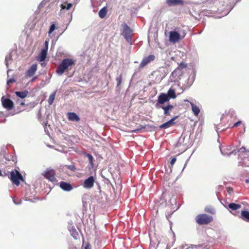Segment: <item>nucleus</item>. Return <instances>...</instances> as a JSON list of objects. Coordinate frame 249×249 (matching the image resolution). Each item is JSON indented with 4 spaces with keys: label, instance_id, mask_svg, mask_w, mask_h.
I'll return each mask as SVG.
<instances>
[{
    "label": "nucleus",
    "instance_id": "nucleus-1",
    "mask_svg": "<svg viewBox=\"0 0 249 249\" xmlns=\"http://www.w3.org/2000/svg\"><path fill=\"white\" fill-rule=\"evenodd\" d=\"M74 64V61L72 59L65 58L59 65L56 69V73L59 75H62L65 70Z\"/></svg>",
    "mask_w": 249,
    "mask_h": 249
},
{
    "label": "nucleus",
    "instance_id": "nucleus-2",
    "mask_svg": "<svg viewBox=\"0 0 249 249\" xmlns=\"http://www.w3.org/2000/svg\"><path fill=\"white\" fill-rule=\"evenodd\" d=\"M239 156L242 159L243 165L249 167V150L242 147L237 150Z\"/></svg>",
    "mask_w": 249,
    "mask_h": 249
},
{
    "label": "nucleus",
    "instance_id": "nucleus-3",
    "mask_svg": "<svg viewBox=\"0 0 249 249\" xmlns=\"http://www.w3.org/2000/svg\"><path fill=\"white\" fill-rule=\"evenodd\" d=\"M10 179L12 182L17 186L20 184V180H23V178L21 173L16 169L12 170L10 172Z\"/></svg>",
    "mask_w": 249,
    "mask_h": 249
},
{
    "label": "nucleus",
    "instance_id": "nucleus-4",
    "mask_svg": "<svg viewBox=\"0 0 249 249\" xmlns=\"http://www.w3.org/2000/svg\"><path fill=\"white\" fill-rule=\"evenodd\" d=\"M212 220V216L206 214H200L196 217V222L199 225L208 224Z\"/></svg>",
    "mask_w": 249,
    "mask_h": 249
},
{
    "label": "nucleus",
    "instance_id": "nucleus-5",
    "mask_svg": "<svg viewBox=\"0 0 249 249\" xmlns=\"http://www.w3.org/2000/svg\"><path fill=\"white\" fill-rule=\"evenodd\" d=\"M169 101V98L164 93H161L158 96V100L155 104L157 108H160L162 105Z\"/></svg>",
    "mask_w": 249,
    "mask_h": 249
},
{
    "label": "nucleus",
    "instance_id": "nucleus-6",
    "mask_svg": "<svg viewBox=\"0 0 249 249\" xmlns=\"http://www.w3.org/2000/svg\"><path fill=\"white\" fill-rule=\"evenodd\" d=\"M123 30L122 32V35L126 39V40L128 42H130L131 41V30L130 27L126 24L124 23L123 24Z\"/></svg>",
    "mask_w": 249,
    "mask_h": 249
},
{
    "label": "nucleus",
    "instance_id": "nucleus-7",
    "mask_svg": "<svg viewBox=\"0 0 249 249\" xmlns=\"http://www.w3.org/2000/svg\"><path fill=\"white\" fill-rule=\"evenodd\" d=\"M238 149L232 150L231 146L220 147V151L223 155H231V154L236 155L238 153Z\"/></svg>",
    "mask_w": 249,
    "mask_h": 249
},
{
    "label": "nucleus",
    "instance_id": "nucleus-8",
    "mask_svg": "<svg viewBox=\"0 0 249 249\" xmlns=\"http://www.w3.org/2000/svg\"><path fill=\"white\" fill-rule=\"evenodd\" d=\"M42 175L52 182L54 181L55 180V172L53 169H47L45 172L42 173Z\"/></svg>",
    "mask_w": 249,
    "mask_h": 249
},
{
    "label": "nucleus",
    "instance_id": "nucleus-9",
    "mask_svg": "<svg viewBox=\"0 0 249 249\" xmlns=\"http://www.w3.org/2000/svg\"><path fill=\"white\" fill-rule=\"evenodd\" d=\"M155 58V55L153 54L149 55L147 56L144 57L139 65V68L140 69H142L144 67L146 66L148 64H149L150 62L154 60Z\"/></svg>",
    "mask_w": 249,
    "mask_h": 249
},
{
    "label": "nucleus",
    "instance_id": "nucleus-10",
    "mask_svg": "<svg viewBox=\"0 0 249 249\" xmlns=\"http://www.w3.org/2000/svg\"><path fill=\"white\" fill-rule=\"evenodd\" d=\"M2 106L7 109L10 110L13 108L14 103L9 98H5L4 97H2L1 99Z\"/></svg>",
    "mask_w": 249,
    "mask_h": 249
},
{
    "label": "nucleus",
    "instance_id": "nucleus-11",
    "mask_svg": "<svg viewBox=\"0 0 249 249\" xmlns=\"http://www.w3.org/2000/svg\"><path fill=\"white\" fill-rule=\"evenodd\" d=\"M94 182V178L93 176H90L84 180L83 186L86 189H90L93 186Z\"/></svg>",
    "mask_w": 249,
    "mask_h": 249
},
{
    "label": "nucleus",
    "instance_id": "nucleus-12",
    "mask_svg": "<svg viewBox=\"0 0 249 249\" xmlns=\"http://www.w3.org/2000/svg\"><path fill=\"white\" fill-rule=\"evenodd\" d=\"M180 34L176 31H170L169 32V40L173 43L178 42L180 39Z\"/></svg>",
    "mask_w": 249,
    "mask_h": 249
},
{
    "label": "nucleus",
    "instance_id": "nucleus-13",
    "mask_svg": "<svg viewBox=\"0 0 249 249\" xmlns=\"http://www.w3.org/2000/svg\"><path fill=\"white\" fill-rule=\"evenodd\" d=\"M185 137L181 136L179 138V139L176 144V147H182L181 149L184 151L186 150L188 148V145H187V143H186L185 142Z\"/></svg>",
    "mask_w": 249,
    "mask_h": 249
},
{
    "label": "nucleus",
    "instance_id": "nucleus-14",
    "mask_svg": "<svg viewBox=\"0 0 249 249\" xmlns=\"http://www.w3.org/2000/svg\"><path fill=\"white\" fill-rule=\"evenodd\" d=\"M178 117V116H175L174 117L172 118L171 119H170L169 121H167V122L162 124L160 126V128H163V129H166L167 128H169L174 125L175 124V120L177 119Z\"/></svg>",
    "mask_w": 249,
    "mask_h": 249
},
{
    "label": "nucleus",
    "instance_id": "nucleus-15",
    "mask_svg": "<svg viewBox=\"0 0 249 249\" xmlns=\"http://www.w3.org/2000/svg\"><path fill=\"white\" fill-rule=\"evenodd\" d=\"M59 186L62 190L67 192H69L73 189L70 183L64 181H61L59 183Z\"/></svg>",
    "mask_w": 249,
    "mask_h": 249
},
{
    "label": "nucleus",
    "instance_id": "nucleus-16",
    "mask_svg": "<svg viewBox=\"0 0 249 249\" xmlns=\"http://www.w3.org/2000/svg\"><path fill=\"white\" fill-rule=\"evenodd\" d=\"M37 70V65H32L26 72V77H30L33 76Z\"/></svg>",
    "mask_w": 249,
    "mask_h": 249
},
{
    "label": "nucleus",
    "instance_id": "nucleus-17",
    "mask_svg": "<svg viewBox=\"0 0 249 249\" xmlns=\"http://www.w3.org/2000/svg\"><path fill=\"white\" fill-rule=\"evenodd\" d=\"M68 228L71 233V235L74 239H77V237L78 236V233L72 224H70L68 225Z\"/></svg>",
    "mask_w": 249,
    "mask_h": 249
},
{
    "label": "nucleus",
    "instance_id": "nucleus-18",
    "mask_svg": "<svg viewBox=\"0 0 249 249\" xmlns=\"http://www.w3.org/2000/svg\"><path fill=\"white\" fill-rule=\"evenodd\" d=\"M72 4L71 3H68L67 0H63L62 1V4L60 5L61 7V11L63 10H70L72 7Z\"/></svg>",
    "mask_w": 249,
    "mask_h": 249
},
{
    "label": "nucleus",
    "instance_id": "nucleus-19",
    "mask_svg": "<svg viewBox=\"0 0 249 249\" xmlns=\"http://www.w3.org/2000/svg\"><path fill=\"white\" fill-rule=\"evenodd\" d=\"M68 117L71 121L79 122L80 120L79 117L74 112H69Z\"/></svg>",
    "mask_w": 249,
    "mask_h": 249
},
{
    "label": "nucleus",
    "instance_id": "nucleus-20",
    "mask_svg": "<svg viewBox=\"0 0 249 249\" xmlns=\"http://www.w3.org/2000/svg\"><path fill=\"white\" fill-rule=\"evenodd\" d=\"M166 2L169 6L181 5L183 3L181 0H166Z\"/></svg>",
    "mask_w": 249,
    "mask_h": 249
},
{
    "label": "nucleus",
    "instance_id": "nucleus-21",
    "mask_svg": "<svg viewBox=\"0 0 249 249\" xmlns=\"http://www.w3.org/2000/svg\"><path fill=\"white\" fill-rule=\"evenodd\" d=\"M240 217L244 221L249 222V212L246 210L242 211Z\"/></svg>",
    "mask_w": 249,
    "mask_h": 249
},
{
    "label": "nucleus",
    "instance_id": "nucleus-22",
    "mask_svg": "<svg viewBox=\"0 0 249 249\" xmlns=\"http://www.w3.org/2000/svg\"><path fill=\"white\" fill-rule=\"evenodd\" d=\"M160 108L163 109L164 115H168L170 114V111L174 108V106L171 105H168L166 106H162Z\"/></svg>",
    "mask_w": 249,
    "mask_h": 249
},
{
    "label": "nucleus",
    "instance_id": "nucleus-23",
    "mask_svg": "<svg viewBox=\"0 0 249 249\" xmlns=\"http://www.w3.org/2000/svg\"><path fill=\"white\" fill-rule=\"evenodd\" d=\"M168 97L169 98V100L171 99H175L176 98V94L175 91L174 89L170 88L168 91H167V94H166Z\"/></svg>",
    "mask_w": 249,
    "mask_h": 249
},
{
    "label": "nucleus",
    "instance_id": "nucleus-24",
    "mask_svg": "<svg viewBox=\"0 0 249 249\" xmlns=\"http://www.w3.org/2000/svg\"><path fill=\"white\" fill-rule=\"evenodd\" d=\"M28 93V92L26 90L15 92L16 95L18 97H20L22 99H23L24 98H25L27 96Z\"/></svg>",
    "mask_w": 249,
    "mask_h": 249
},
{
    "label": "nucleus",
    "instance_id": "nucleus-25",
    "mask_svg": "<svg viewBox=\"0 0 249 249\" xmlns=\"http://www.w3.org/2000/svg\"><path fill=\"white\" fill-rule=\"evenodd\" d=\"M47 51L46 49H42L41 50L39 54V60L40 61H43L45 60L47 54Z\"/></svg>",
    "mask_w": 249,
    "mask_h": 249
},
{
    "label": "nucleus",
    "instance_id": "nucleus-26",
    "mask_svg": "<svg viewBox=\"0 0 249 249\" xmlns=\"http://www.w3.org/2000/svg\"><path fill=\"white\" fill-rule=\"evenodd\" d=\"M191 105L192 107V110L194 114V115L196 116H198L200 112V109L199 107L195 105L193 103H191Z\"/></svg>",
    "mask_w": 249,
    "mask_h": 249
},
{
    "label": "nucleus",
    "instance_id": "nucleus-27",
    "mask_svg": "<svg viewBox=\"0 0 249 249\" xmlns=\"http://www.w3.org/2000/svg\"><path fill=\"white\" fill-rule=\"evenodd\" d=\"M13 61L12 55L11 53L8 54L5 56V63L7 68H9V65Z\"/></svg>",
    "mask_w": 249,
    "mask_h": 249
},
{
    "label": "nucleus",
    "instance_id": "nucleus-28",
    "mask_svg": "<svg viewBox=\"0 0 249 249\" xmlns=\"http://www.w3.org/2000/svg\"><path fill=\"white\" fill-rule=\"evenodd\" d=\"M241 207V205L234 203H231L228 205V208L232 211L237 210Z\"/></svg>",
    "mask_w": 249,
    "mask_h": 249
},
{
    "label": "nucleus",
    "instance_id": "nucleus-29",
    "mask_svg": "<svg viewBox=\"0 0 249 249\" xmlns=\"http://www.w3.org/2000/svg\"><path fill=\"white\" fill-rule=\"evenodd\" d=\"M107 13V8L104 7L99 12V16L101 18H104L106 16Z\"/></svg>",
    "mask_w": 249,
    "mask_h": 249
},
{
    "label": "nucleus",
    "instance_id": "nucleus-30",
    "mask_svg": "<svg viewBox=\"0 0 249 249\" xmlns=\"http://www.w3.org/2000/svg\"><path fill=\"white\" fill-rule=\"evenodd\" d=\"M55 96V92H54L52 93L49 96V99H48V103L50 105H52Z\"/></svg>",
    "mask_w": 249,
    "mask_h": 249
},
{
    "label": "nucleus",
    "instance_id": "nucleus-31",
    "mask_svg": "<svg viewBox=\"0 0 249 249\" xmlns=\"http://www.w3.org/2000/svg\"><path fill=\"white\" fill-rule=\"evenodd\" d=\"M197 247L196 245H191L189 247H188L187 245H184L181 246L180 249H194Z\"/></svg>",
    "mask_w": 249,
    "mask_h": 249
},
{
    "label": "nucleus",
    "instance_id": "nucleus-32",
    "mask_svg": "<svg viewBox=\"0 0 249 249\" xmlns=\"http://www.w3.org/2000/svg\"><path fill=\"white\" fill-rule=\"evenodd\" d=\"M86 156L88 158L90 164L92 166L93 165V157L89 153H86Z\"/></svg>",
    "mask_w": 249,
    "mask_h": 249
},
{
    "label": "nucleus",
    "instance_id": "nucleus-33",
    "mask_svg": "<svg viewBox=\"0 0 249 249\" xmlns=\"http://www.w3.org/2000/svg\"><path fill=\"white\" fill-rule=\"evenodd\" d=\"M122 78L123 77L121 74H120V75L116 77V80L117 81V87H119L121 84Z\"/></svg>",
    "mask_w": 249,
    "mask_h": 249
},
{
    "label": "nucleus",
    "instance_id": "nucleus-34",
    "mask_svg": "<svg viewBox=\"0 0 249 249\" xmlns=\"http://www.w3.org/2000/svg\"><path fill=\"white\" fill-rule=\"evenodd\" d=\"M158 244L157 245L154 242L151 241L150 243V246L149 249H156Z\"/></svg>",
    "mask_w": 249,
    "mask_h": 249
},
{
    "label": "nucleus",
    "instance_id": "nucleus-35",
    "mask_svg": "<svg viewBox=\"0 0 249 249\" xmlns=\"http://www.w3.org/2000/svg\"><path fill=\"white\" fill-rule=\"evenodd\" d=\"M180 70L179 69H177L176 70H175L172 73V75L173 76H178V75H180V74H179V72H180Z\"/></svg>",
    "mask_w": 249,
    "mask_h": 249
},
{
    "label": "nucleus",
    "instance_id": "nucleus-36",
    "mask_svg": "<svg viewBox=\"0 0 249 249\" xmlns=\"http://www.w3.org/2000/svg\"><path fill=\"white\" fill-rule=\"evenodd\" d=\"M55 29V26L54 24H53L51 25L48 33L49 34H51L54 30Z\"/></svg>",
    "mask_w": 249,
    "mask_h": 249
},
{
    "label": "nucleus",
    "instance_id": "nucleus-37",
    "mask_svg": "<svg viewBox=\"0 0 249 249\" xmlns=\"http://www.w3.org/2000/svg\"><path fill=\"white\" fill-rule=\"evenodd\" d=\"M16 104L17 105H19L20 106H24L25 105V103L24 102V101H23V99H18L17 101H16Z\"/></svg>",
    "mask_w": 249,
    "mask_h": 249
},
{
    "label": "nucleus",
    "instance_id": "nucleus-38",
    "mask_svg": "<svg viewBox=\"0 0 249 249\" xmlns=\"http://www.w3.org/2000/svg\"><path fill=\"white\" fill-rule=\"evenodd\" d=\"M205 211L210 213L213 214L214 213V210L212 208H208L206 207L205 208Z\"/></svg>",
    "mask_w": 249,
    "mask_h": 249
},
{
    "label": "nucleus",
    "instance_id": "nucleus-39",
    "mask_svg": "<svg viewBox=\"0 0 249 249\" xmlns=\"http://www.w3.org/2000/svg\"><path fill=\"white\" fill-rule=\"evenodd\" d=\"M67 167L68 169L73 171H75L76 169L75 166L73 165H67Z\"/></svg>",
    "mask_w": 249,
    "mask_h": 249
},
{
    "label": "nucleus",
    "instance_id": "nucleus-40",
    "mask_svg": "<svg viewBox=\"0 0 249 249\" xmlns=\"http://www.w3.org/2000/svg\"><path fill=\"white\" fill-rule=\"evenodd\" d=\"M48 45H49V40H45L44 42V47L43 49H46V50L48 51Z\"/></svg>",
    "mask_w": 249,
    "mask_h": 249
},
{
    "label": "nucleus",
    "instance_id": "nucleus-41",
    "mask_svg": "<svg viewBox=\"0 0 249 249\" xmlns=\"http://www.w3.org/2000/svg\"><path fill=\"white\" fill-rule=\"evenodd\" d=\"M16 81L14 78H11L7 81V85H9L10 83H14Z\"/></svg>",
    "mask_w": 249,
    "mask_h": 249
},
{
    "label": "nucleus",
    "instance_id": "nucleus-42",
    "mask_svg": "<svg viewBox=\"0 0 249 249\" xmlns=\"http://www.w3.org/2000/svg\"><path fill=\"white\" fill-rule=\"evenodd\" d=\"M241 123L242 122L241 121H239L238 122H237L236 123H235L233 125V126H232V127H236V126H238V125H240L241 124Z\"/></svg>",
    "mask_w": 249,
    "mask_h": 249
},
{
    "label": "nucleus",
    "instance_id": "nucleus-43",
    "mask_svg": "<svg viewBox=\"0 0 249 249\" xmlns=\"http://www.w3.org/2000/svg\"><path fill=\"white\" fill-rule=\"evenodd\" d=\"M227 191L229 194L231 195L233 192V189L231 188H227Z\"/></svg>",
    "mask_w": 249,
    "mask_h": 249
},
{
    "label": "nucleus",
    "instance_id": "nucleus-44",
    "mask_svg": "<svg viewBox=\"0 0 249 249\" xmlns=\"http://www.w3.org/2000/svg\"><path fill=\"white\" fill-rule=\"evenodd\" d=\"M176 161V158L175 157L172 159L170 163L171 165H173Z\"/></svg>",
    "mask_w": 249,
    "mask_h": 249
},
{
    "label": "nucleus",
    "instance_id": "nucleus-45",
    "mask_svg": "<svg viewBox=\"0 0 249 249\" xmlns=\"http://www.w3.org/2000/svg\"><path fill=\"white\" fill-rule=\"evenodd\" d=\"M46 0H43V1H42L40 3V4L38 5V8H40V7H41L42 6H43V4H44V3L45 2V1H46Z\"/></svg>",
    "mask_w": 249,
    "mask_h": 249
},
{
    "label": "nucleus",
    "instance_id": "nucleus-46",
    "mask_svg": "<svg viewBox=\"0 0 249 249\" xmlns=\"http://www.w3.org/2000/svg\"><path fill=\"white\" fill-rule=\"evenodd\" d=\"M38 76H34V77H33L32 78V79L30 80V82H34V81H35L37 78Z\"/></svg>",
    "mask_w": 249,
    "mask_h": 249
},
{
    "label": "nucleus",
    "instance_id": "nucleus-47",
    "mask_svg": "<svg viewBox=\"0 0 249 249\" xmlns=\"http://www.w3.org/2000/svg\"><path fill=\"white\" fill-rule=\"evenodd\" d=\"M85 249H90V247L89 244H87L85 247Z\"/></svg>",
    "mask_w": 249,
    "mask_h": 249
},
{
    "label": "nucleus",
    "instance_id": "nucleus-48",
    "mask_svg": "<svg viewBox=\"0 0 249 249\" xmlns=\"http://www.w3.org/2000/svg\"><path fill=\"white\" fill-rule=\"evenodd\" d=\"M245 181L247 183H249V178L246 179Z\"/></svg>",
    "mask_w": 249,
    "mask_h": 249
},
{
    "label": "nucleus",
    "instance_id": "nucleus-49",
    "mask_svg": "<svg viewBox=\"0 0 249 249\" xmlns=\"http://www.w3.org/2000/svg\"><path fill=\"white\" fill-rule=\"evenodd\" d=\"M140 129H141V128L140 129H137L133 130L132 131L134 132H137L138 130H139Z\"/></svg>",
    "mask_w": 249,
    "mask_h": 249
},
{
    "label": "nucleus",
    "instance_id": "nucleus-50",
    "mask_svg": "<svg viewBox=\"0 0 249 249\" xmlns=\"http://www.w3.org/2000/svg\"><path fill=\"white\" fill-rule=\"evenodd\" d=\"M14 202L16 204H20V203H17L15 200H14Z\"/></svg>",
    "mask_w": 249,
    "mask_h": 249
},
{
    "label": "nucleus",
    "instance_id": "nucleus-51",
    "mask_svg": "<svg viewBox=\"0 0 249 249\" xmlns=\"http://www.w3.org/2000/svg\"><path fill=\"white\" fill-rule=\"evenodd\" d=\"M11 71V70L9 69L7 71V74H8L9 72Z\"/></svg>",
    "mask_w": 249,
    "mask_h": 249
},
{
    "label": "nucleus",
    "instance_id": "nucleus-52",
    "mask_svg": "<svg viewBox=\"0 0 249 249\" xmlns=\"http://www.w3.org/2000/svg\"><path fill=\"white\" fill-rule=\"evenodd\" d=\"M228 13H229V12L226 13V14H225L224 15H227Z\"/></svg>",
    "mask_w": 249,
    "mask_h": 249
},
{
    "label": "nucleus",
    "instance_id": "nucleus-53",
    "mask_svg": "<svg viewBox=\"0 0 249 249\" xmlns=\"http://www.w3.org/2000/svg\"><path fill=\"white\" fill-rule=\"evenodd\" d=\"M28 201H30V199H27ZM30 201H32V199L30 200Z\"/></svg>",
    "mask_w": 249,
    "mask_h": 249
},
{
    "label": "nucleus",
    "instance_id": "nucleus-54",
    "mask_svg": "<svg viewBox=\"0 0 249 249\" xmlns=\"http://www.w3.org/2000/svg\"><path fill=\"white\" fill-rule=\"evenodd\" d=\"M207 12H206V13H207ZM205 16H207V15L206 14V13H205Z\"/></svg>",
    "mask_w": 249,
    "mask_h": 249
}]
</instances>
